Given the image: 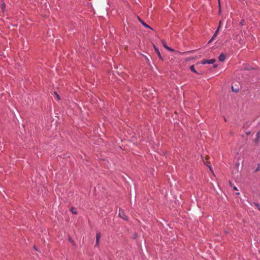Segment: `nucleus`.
<instances>
[{
	"instance_id": "obj_19",
	"label": "nucleus",
	"mask_w": 260,
	"mask_h": 260,
	"mask_svg": "<svg viewBox=\"0 0 260 260\" xmlns=\"http://www.w3.org/2000/svg\"><path fill=\"white\" fill-rule=\"evenodd\" d=\"M259 168H258L256 170V171H258V170H259Z\"/></svg>"
},
{
	"instance_id": "obj_17",
	"label": "nucleus",
	"mask_w": 260,
	"mask_h": 260,
	"mask_svg": "<svg viewBox=\"0 0 260 260\" xmlns=\"http://www.w3.org/2000/svg\"><path fill=\"white\" fill-rule=\"evenodd\" d=\"M221 24V21H220L219 26H219V27H220Z\"/></svg>"
},
{
	"instance_id": "obj_22",
	"label": "nucleus",
	"mask_w": 260,
	"mask_h": 260,
	"mask_svg": "<svg viewBox=\"0 0 260 260\" xmlns=\"http://www.w3.org/2000/svg\"><path fill=\"white\" fill-rule=\"evenodd\" d=\"M240 194L239 192H237L236 193V194Z\"/></svg>"
},
{
	"instance_id": "obj_3",
	"label": "nucleus",
	"mask_w": 260,
	"mask_h": 260,
	"mask_svg": "<svg viewBox=\"0 0 260 260\" xmlns=\"http://www.w3.org/2000/svg\"><path fill=\"white\" fill-rule=\"evenodd\" d=\"M101 237V234L100 232L97 233L96 235V242H95L96 246L99 245V241H100V239Z\"/></svg>"
},
{
	"instance_id": "obj_23",
	"label": "nucleus",
	"mask_w": 260,
	"mask_h": 260,
	"mask_svg": "<svg viewBox=\"0 0 260 260\" xmlns=\"http://www.w3.org/2000/svg\"><path fill=\"white\" fill-rule=\"evenodd\" d=\"M231 186H232V184L231 183H230Z\"/></svg>"
},
{
	"instance_id": "obj_4",
	"label": "nucleus",
	"mask_w": 260,
	"mask_h": 260,
	"mask_svg": "<svg viewBox=\"0 0 260 260\" xmlns=\"http://www.w3.org/2000/svg\"><path fill=\"white\" fill-rule=\"evenodd\" d=\"M138 19L139 21L143 24V26H144L145 27L152 29L150 26L147 25L146 23H145L143 21H142L139 17H138Z\"/></svg>"
},
{
	"instance_id": "obj_21",
	"label": "nucleus",
	"mask_w": 260,
	"mask_h": 260,
	"mask_svg": "<svg viewBox=\"0 0 260 260\" xmlns=\"http://www.w3.org/2000/svg\"><path fill=\"white\" fill-rule=\"evenodd\" d=\"M34 249H35L36 250H37V249L36 248V247H35V246H34Z\"/></svg>"
},
{
	"instance_id": "obj_5",
	"label": "nucleus",
	"mask_w": 260,
	"mask_h": 260,
	"mask_svg": "<svg viewBox=\"0 0 260 260\" xmlns=\"http://www.w3.org/2000/svg\"><path fill=\"white\" fill-rule=\"evenodd\" d=\"M219 60L220 61H223L225 59V55L223 53H221L219 56Z\"/></svg>"
},
{
	"instance_id": "obj_15",
	"label": "nucleus",
	"mask_w": 260,
	"mask_h": 260,
	"mask_svg": "<svg viewBox=\"0 0 260 260\" xmlns=\"http://www.w3.org/2000/svg\"><path fill=\"white\" fill-rule=\"evenodd\" d=\"M233 189H234V190H238V188H237V187H236V186H234V187H233Z\"/></svg>"
},
{
	"instance_id": "obj_14",
	"label": "nucleus",
	"mask_w": 260,
	"mask_h": 260,
	"mask_svg": "<svg viewBox=\"0 0 260 260\" xmlns=\"http://www.w3.org/2000/svg\"><path fill=\"white\" fill-rule=\"evenodd\" d=\"M204 163L206 164V165L207 166H208V167L209 168L210 170L211 171H212V168H211V167L210 166H209V165H208V162H206L204 160Z\"/></svg>"
},
{
	"instance_id": "obj_7",
	"label": "nucleus",
	"mask_w": 260,
	"mask_h": 260,
	"mask_svg": "<svg viewBox=\"0 0 260 260\" xmlns=\"http://www.w3.org/2000/svg\"><path fill=\"white\" fill-rule=\"evenodd\" d=\"M219 29V26L218 27L217 30L215 31L214 34L213 35L212 38L209 41V42H211L216 37V35H217V34L218 32Z\"/></svg>"
},
{
	"instance_id": "obj_6",
	"label": "nucleus",
	"mask_w": 260,
	"mask_h": 260,
	"mask_svg": "<svg viewBox=\"0 0 260 260\" xmlns=\"http://www.w3.org/2000/svg\"><path fill=\"white\" fill-rule=\"evenodd\" d=\"M154 50L157 53V55L158 56L159 58H161V56L160 55V52L158 50V48H157L156 46H154Z\"/></svg>"
},
{
	"instance_id": "obj_10",
	"label": "nucleus",
	"mask_w": 260,
	"mask_h": 260,
	"mask_svg": "<svg viewBox=\"0 0 260 260\" xmlns=\"http://www.w3.org/2000/svg\"><path fill=\"white\" fill-rule=\"evenodd\" d=\"M190 69L191 70V71H192L193 72L195 73H198V72L195 69V68H194V65H192L190 66Z\"/></svg>"
},
{
	"instance_id": "obj_20",
	"label": "nucleus",
	"mask_w": 260,
	"mask_h": 260,
	"mask_svg": "<svg viewBox=\"0 0 260 260\" xmlns=\"http://www.w3.org/2000/svg\"><path fill=\"white\" fill-rule=\"evenodd\" d=\"M218 3H219V6H220V1L218 0Z\"/></svg>"
},
{
	"instance_id": "obj_8",
	"label": "nucleus",
	"mask_w": 260,
	"mask_h": 260,
	"mask_svg": "<svg viewBox=\"0 0 260 260\" xmlns=\"http://www.w3.org/2000/svg\"><path fill=\"white\" fill-rule=\"evenodd\" d=\"M162 45H163L164 47L165 48H166L167 49H168V50H170V51H173V49H171L170 47H169L167 45L165 41H162Z\"/></svg>"
},
{
	"instance_id": "obj_9",
	"label": "nucleus",
	"mask_w": 260,
	"mask_h": 260,
	"mask_svg": "<svg viewBox=\"0 0 260 260\" xmlns=\"http://www.w3.org/2000/svg\"><path fill=\"white\" fill-rule=\"evenodd\" d=\"M256 138L255 139V142L257 143L259 142V139L260 138V133L257 132L256 134Z\"/></svg>"
},
{
	"instance_id": "obj_13",
	"label": "nucleus",
	"mask_w": 260,
	"mask_h": 260,
	"mask_svg": "<svg viewBox=\"0 0 260 260\" xmlns=\"http://www.w3.org/2000/svg\"><path fill=\"white\" fill-rule=\"evenodd\" d=\"M71 211L73 214H76V209L74 208H72L71 209Z\"/></svg>"
},
{
	"instance_id": "obj_11",
	"label": "nucleus",
	"mask_w": 260,
	"mask_h": 260,
	"mask_svg": "<svg viewBox=\"0 0 260 260\" xmlns=\"http://www.w3.org/2000/svg\"><path fill=\"white\" fill-rule=\"evenodd\" d=\"M5 7H6V5L4 3H3L2 4H1V9L2 10V11L3 12L5 11Z\"/></svg>"
},
{
	"instance_id": "obj_12",
	"label": "nucleus",
	"mask_w": 260,
	"mask_h": 260,
	"mask_svg": "<svg viewBox=\"0 0 260 260\" xmlns=\"http://www.w3.org/2000/svg\"><path fill=\"white\" fill-rule=\"evenodd\" d=\"M54 94H55V95L56 96V99L58 101L59 100H60V97H59V95L57 93V92H54Z\"/></svg>"
},
{
	"instance_id": "obj_16",
	"label": "nucleus",
	"mask_w": 260,
	"mask_h": 260,
	"mask_svg": "<svg viewBox=\"0 0 260 260\" xmlns=\"http://www.w3.org/2000/svg\"><path fill=\"white\" fill-rule=\"evenodd\" d=\"M256 206L258 207V209L260 210L259 206L257 204H255Z\"/></svg>"
},
{
	"instance_id": "obj_2",
	"label": "nucleus",
	"mask_w": 260,
	"mask_h": 260,
	"mask_svg": "<svg viewBox=\"0 0 260 260\" xmlns=\"http://www.w3.org/2000/svg\"><path fill=\"white\" fill-rule=\"evenodd\" d=\"M215 61V59H206V60H202V63L203 64H212Z\"/></svg>"
},
{
	"instance_id": "obj_1",
	"label": "nucleus",
	"mask_w": 260,
	"mask_h": 260,
	"mask_svg": "<svg viewBox=\"0 0 260 260\" xmlns=\"http://www.w3.org/2000/svg\"><path fill=\"white\" fill-rule=\"evenodd\" d=\"M119 215L121 218H123L124 220L127 219V217H126L124 211L122 209H119Z\"/></svg>"
},
{
	"instance_id": "obj_18",
	"label": "nucleus",
	"mask_w": 260,
	"mask_h": 260,
	"mask_svg": "<svg viewBox=\"0 0 260 260\" xmlns=\"http://www.w3.org/2000/svg\"><path fill=\"white\" fill-rule=\"evenodd\" d=\"M232 90H233L234 91L237 92V91H235V90L234 89L233 87H232Z\"/></svg>"
}]
</instances>
